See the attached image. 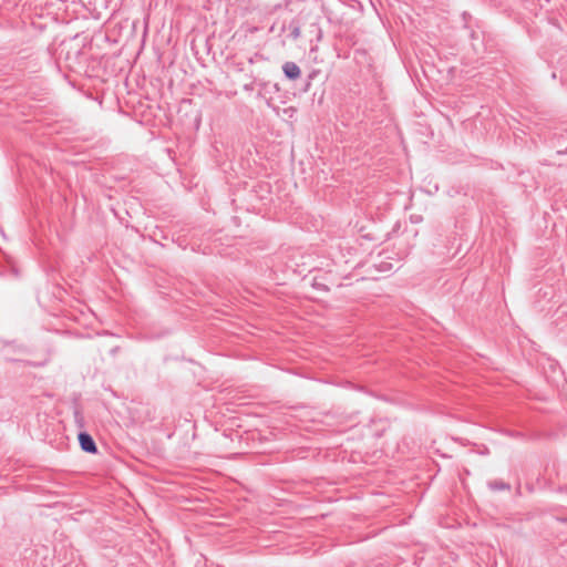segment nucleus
<instances>
[{
  "mask_svg": "<svg viewBox=\"0 0 567 567\" xmlns=\"http://www.w3.org/2000/svg\"><path fill=\"white\" fill-rule=\"evenodd\" d=\"M78 440L82 451L90 454L97 453V446L91 434H89L87 432H80L78 435Z\"/></svg>",
  "mask_w": 567,
  "mask_h": 567,
  "instance_id": "nucleus-1",
  "label": "nucleus"
},
{
  "mask_svg": "<svg viewBox=\"0 0 567 567\" xmlns=\"http://www.w3.org/2000/svg\"><path fill=\"white\" fill-rule=\"evenodd\" d=\"M282 71H284V74L286 75V78H288L289 80H297L301 75L300 68L295 62H290V61L286 62L282 65Z\"/></svg>",
  "mask_w": 567,
  "mask_h": 567,
  "instance_id": "nucleus-2",
  "label": "nucleus"
},
{
  "mask_svg": "<svg viewBox=\"0 0 567 567\" xmlns=\"http://www.w3.org/2000/svg\"><path fill=\"white\" fill-rule=\"evenodd\" d=\"M488 486L493 491H505V489H509V487H511L507 483H504L502 481L489 482Z\"/></svg>",
  "mask_w": 567,
  "mask_h": 567,
  "instance_id": "nucleus-3",
  "label": "nucleus"
},
{
  "mask_svg": "<svg viewBox=\"0 0 567 567\" xmlns=\"http://www.w3.org/2000/svg\"><path fill=\"white\" fill-rule=\"evenodd\" d=\"M289 29H290V37L293 40H297L300 37V25H299V23L296 22V21H292L289 24Z\"/></svg>",
  "mask_w": 567,
  "mask_h": 567,
  "instance_id": "nucleus-4",
  "label": "nucleus"
},
{
  "mask_svg": "<svg viewBox=\"0 0 567 567\" xmlns=\"http://www.w3.org/2000/svg\"><path fill=\"white\" fill-rule=\"evenodd\" d=\"M73 415H74V422H75V424H76L80 429H83V427H84V417H83L82 412H81L79 409H75V410H74V412H73Z\"/></svg>",
  "mask_w": 567,
  "mask_h": 567,
  "instance_id": "nucleus-5",
  "label": "nucleus"
},
{
  "mask_svg": "<svg viewBox=\"0 0 567 567\" xmlns=\"http://www.w3.org/2000/svg\"><path fill=\"white\" fill-rule=\"evenodd\" d=\"M252 89H254V87H252V84H251V83H249V84H245V85H244V90H245V91H251Z\"/></svg>",
  "mask_w": 567,
  "mask_h": 567,
  "instance_id": "nucleus-6",
  "label": "nucleus"
},
{
  "mask_svg": "<svg viewBox=\"0 0 567 567\" xmlns=\"http://www.w3.org/2000/svg\"><path fill=\"white\" fill-rule=\"evenodd\" d=\"M558 520L563 524H567V517H559Z\"/></svg>",
  "mask_w": 567,
  "mask_h": 567,
  "instance_id": "nucleus-7",
  "label": "nucleus"
}]
</instances>
